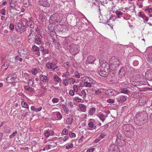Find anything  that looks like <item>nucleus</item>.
I'll return each mask as SVG.
<instances>
[{
  "label": "nucleus",
  "instance_id": "nucleus-25",
  "mask_svg": "<svg viewBox=\"0 0 152 152\" xmlns=\"http://www.w3.org/2000/svg\"><path fill=\"white\" fill-rule=\"evenodd\" d=\"M51 69H52L54 71H58V66H56V64L54 63H50Z\"/></svg>",
  "mask_w": 152,
  "mask_h": 152
},
{
  "label": "nucleus",
  "instance_id": "nucleus-48",
  "mask_svg": "<svg viewBox=\"0 0 152 152\" xmlns=\"http://www.w3.org/2000/svg\"><path fill=\"white\" fill-rule=\"evenodd\" d=\"M68 83L69 82L70 84H74L75 83V80L73 78H70L68 80Z\"/></svg>",
  "mask_w": 152,
  "mask_h": 152
},
{
  "label": "nucleus",
  "instance_id": "nucleus-28",
  "mask_svg": "<svg viewBox=\"0 0 152 152\" xmlns=\"http://www.w3.org/2000/svg\"><path fill=\"white\" fill-rule=\"evenodd\" d=\"M17 1L14 0H12L10 3V7L12 9L14 8L15 7L17 4Z\"/></svg>",
  "mask_w": 152,
  "mask_h": 152
},
{
  "label": "nucleus",
  "instance_id": "nucleus-55",
  "mask_svg": "<svg viewBox=\"0 0 152 152\" xmlns=\"http://www.w3.org/2000/svg\"><path fill=\"white\" fill-rule=\"evenodd\" d=\"M15 60L16 61H22V59L20 58L19 56H17L15 57Z\"/></svg>",
  "mask_w": 152,
  "mask_h": 152
},
{
  "label": "nucleus",
  "instance_id": "nucleus-53",
  "mask_svg": "<svg viewBox=\"0 0 152 152\" xmlns=\"http://www.w3.org/2000/svg\"><path fill=\"white\" fill-rule=\"evenodd\" d=\"M28 115V113L27 112L23 114L20 117V119H24V117L27 116Z\"/></svg>",
  "mask_w": 152,
  "mask_h": 152
},
{
  "label": "nucleus",
  "instance_id": "nucleus-17",
  "mask_svg": "<svg viewBox=\"0 0 152 152\" xmlns=\"http://www.w3.org/2000/svg\"><path fill=\"white\" fill-rule=\"evenodd\" d=\"M96 60L95 57L92 56H88L87 58V62L89 64H92Z\"/></svg>",
  "mask_w": 152,
  "mask_h": 152
},
{
  "label": "nucleus",
  "instance_id": "nucleus-37",
  "mask_svg": "<svg viewBox=\"0 0 152 152\" xmlns=\"http://www.w3.org/2000/svg\"><path fill=\"white\" fill-rule=\"evenodd\" d=\"M7 62H5L2 66V69L3 70H6L9 66Z\"/></svg>",
  "mask_w": 152,
  "mask_h": 152
},
{
  "label": "nucleus",
  "instance_id": "nucleus-43",
  "mask_svg": "<svg viewBox=\"0 0 152 152\" xmlns=\"http://www.w3.org/2000/svg\"><path fill=\"white\" fill-rule=\"evenodd\" d=\"M56 115L58 118L59 120H60L62 119V116L61 114V113L59 112H57Z\"/></svg>",
  "mask_w": 152,
  "mask_h": 152
},
{
  "label": "nucleus",
  "instance_id": "nucleus-12",
  "mask_svg": "<svg viewBox=\"0 0 152 152\" xmlns=\"http://www.w3.org/2000/svg\"><path fill=\"white\" fill-rule=\"evenodd\" d=\"M118 146L115 144H111L108 148V151L109 152H113L116 150L118 149Z\"/></svg>",
  "mask_w": 152,
  "mask_h": 152
},
{
  "label": "nucleus",
  "instance_id": "nucleus-36",
  "mask_svg": "<svg viewBox=\"0 0 152 152\" xmlns=\"http://www.w3.org/2000/svg\"><path fill=\"white\" fill-rule=\"evenodd\" d=\"M20 26H18L19 29L21 31H25L26 28V26L24 25H20Z\"/></svg>",
  "mask_w": 152,
  "mask_h": 152
},
{
  "label": "nucleus",
  "instance_id": "nucleus-50",
  "mask_svg": "<svg viewBox=\"0 0 152 152\" xmlns=\"http://www.w3.org/2000/svg\"><path fill=\"white\" fill-rule=\"evenodd\" d=\"M73 91L76 92H77L78 90V86L77 85H75L73 86Z\"/></svg>",
  "mask_w": 152,
  "mask_h": 152
},
{
  "label": "nucleus",
  "instance_id": "nucleus-54",
  "mask_svg": "<svg viewBox=\"0 0 152 152\" xmlns=\"http://www.w3.org/2000/svg\"><path fill=\"white\" fill-rule=\"evenodd\" d=\"M69 135L70 137L71 138H74L76 137V134L73 132H70Z\"/></svg>",
  "mask_w": 152,
  "mask_h": 152
},
{
  "label": "nucleus",
  "instance_id": "nucleus-31",
  "mask_svg": "<svg viewBox=\"0 0 152 152\" xmlns=\"http://www.w3.org/2000/svg\"><path fill=\"white\" fill-rule=\"evenodd\" d=\"M69 138V137L67 136H65L64 137H60L58 138V140L59 141L61 142H64L67 140Z\"/></svg>",
  "mask_w": 152,
  "mask_h": 152
},
{
  "label": "nucleus",
  "instance_id": "nucleus-1",
  "mask_svg": "<svg viewBox=\"0 0 152 152\" xmlns=\"http://www.w3.org/2000/svg\"><path fill=\"white\" fill-rule=\"evenodd\" d=\"M148 114L143 111L142 112L137 113L134 118V123L139 126H141L145 123L148 120Z\"/></svg>",
  "mask_w": 152,
  "mask_h": 152
},
{
  "label": "nucleus",
  "instance_id": "nucleus-14",
  "mask_svg": "<svg viewBox=\"0 0 152 152\" xmlns=\"http://www.w3.org/2000/svg\"><path fill=\"white\" fill-rule=\"evenodd\" d=\"M116 99L117 102L122 103L126 101L127 97L124 95H122L120 96L119 97L116 98Z\"/></svg>",
  "mask_w": 152,
  "mask_h": 152
},
{
  "label": "nucleus",
  "instance_id": "nucleus-51",
  "mask_svg": "<svg viewBox=\"0 0 152 152\" xmlns=\"http://www.w3.org/2000/svg\"><path fill=\"white\" fill-rule=\"evenodd\" d=\"M74 100L76 102H80L82 100L78 97H75L74 98Z\"/></svg>",
  "mask_w": 152,
  "mask_h": 152
},
{
  "label": "nucleus",
  "instance_id": "nucleus-9",
  "mask_svg": "<svg viewBox=\"0 0 152 152\" xmlns=\"http://www.w3.org/2000/svg\"><path fill=\"white\" fill-rule=\"evenodd\" d=\"M17 76L15 75H9L6 78L7 82L9 83H15V80Z\"/></svg>",
  "mask_w": 152,
  "mask_h": 152
},
{
  "label": "nucleus",
  "instance_id": "nucleus-41",
  "mask_svg": "<svg viewBox=\"0 0 152 152\" xmlns=\"http://www.w3.org/2000/svg\"><path fill=\"white\" fill-rule=\"evenodd\" d=\"M81 96H83V98L84 99L86 97V93L84 90H82L81 91Z\"/></svg>",
  "mask_w": 152,
  "mask_h": 152
},
{
  "label": "nucleus",
  "instance_id": "nucleus-45",
  "mask_svg": "<svg viewBox=\"0 0 152 152\" xmlns=\"http://www.w3.org/2000/svg\"><path fill=\"white\" fill-rule=\"evenodd\" d=\"M24 88L25 90H28V91L30 92H32L33 91V89L31 88V87L28 86H25Z\"/></svg>",
  "mask_w": 152,
  "mask_h": 152
},
{
  "label": "nucleus",
  "instance_id": "nucleus-59",
  "mask_svg": "<svg viewBox=\"0 0 152 152\" xmlns=\"http://www.w3.org/2000/svg\"><path fill=\"white\" fill-rule=\"evenodd\" d=\"M45 135L47 137H48L49 136L50 133L48 131L46 130L45 131Z\"/></svg>",
  "mask_w": 152,
  "mask_h": 152
},
{
  "label": "nucleus",
  "instance_id": "nucleus-47",
  "mask_svg": "<svg viewBox=\"0 0 152 152\" xmlns=\"http://www.w3.org/2000/svg\"><path fill=\"white\" fill-rule=\"evenodd\" d=\"M73 147V145L72 143H71L70 144L67 145L66 147L65 148L67 149H69L71 148H72Z\"/></svg>",
  "mask_w": 152,
  "mask_h": 152
},
{
  "label": "nucleus",
  "instance_id": "nucleus-33",
  "mask_svg": "<svg viewBox=\"0 0 152 152\" xmlns=\"http://www.w3.org/2000/svg\"><path fill=\"white\" fill-rule=\"evenodd\" d=\"M41 0H39V4L44 7H50V4L48 3L47 2H45L43 3H41L40 1Z\"/></svg>",
  "mask_w": 152,
  "mask_h": 152
},
{
  "label": "nucleus",
  "instance_id": "nucleus-20",
  "mask_svg": "<svg viewBox=\"0 0 152 152\" xmlns=\"http://www.w3.org/2000/svg\"><path fill=\"white\" fill-rule=\"evenodd\" d=\"M56 143L55 142H50L49 144L46 145V149H50L52 148H54L56 146Z\"/></svg>",
  "mask_w": 152,
  "mask_h": 152
},
{
  "label": "nucleus",
  "instance_id": "nucleus-38",
  "mask_svg": "<svg viewBox=\"0 0 152 152\" xmlns=\"http://www.w3.org/2000/svg\"><path fill=\"white\" fill-rule=\"evenodd\" d=\"M32 48L33 50L35 52H39L40 50V47H38L34 45L32 46Z\"/></svg>",
  "mask_w": 152,
  "mask_h": 152
},
{
  "label": "nucleus",
  "instance_id": "nucleus-29",
  "mask_svg": "<svg viewBox=\"0 0 152 152\" xmlns=\"http://www.w3.org/2000/svg\"><path fill=\"white\" fill-rule=\"evenodd\" d=\"M99 116L100 119L103 122L106 117H107V115L106 114L104 115L102 113H101L99 115Z\"/></svg>",
  "mask_w": 152,
  "mask_h": 152
},
{
  "label": "nucleus",
  "instance_id": "nucleus-18",
  "mask_svg": "<svg viewBox=\"0 0 152 152\" xmlns=\"http://www.w3.org/2000/svg\"><path fill=\"white\" fill-rule=\"evenodd\" d=\"M40 80L43 82L47 83L49 81V79L48 77L43 75H40Z\"/></svg>",
  "mask_w": 152,
  "mask_h": 152
},
{
  "label": "nucleus",
  "instance_id": "nucleus-63",
  "mask_svg": "<svg viewBox=\"0 0 152 152\" xmlns=\"http://www.w3.org/2000/svg\"><path fill=\"white\" fill-rule=\"evenodd\" d=\"M39 19H40L42 21H43V15L42 14H40L39 15Z\"/></svg>",
  "mask_w": 152,
  "mask_h": 152
},
{
  "label": "nucleus",
  "instance_id": "nucleus-56",
  "mask_svg": "<svg viewBox=\"0 0 152 152\" xmlns=\"http://www.w3.org/2000/svg\"><path fill=\"white\" fill-rule=\"evenodd\" d=\"M62 133L64 135H67L68 134V132L67 131L66 129L64 128L62 131Z\"/></svg>",
  "mask_w": 152,
  "mask_h": 152
},
{
  "label": "nucleus",
  "instance_id": "nucleus-40",
  "mask_svg": "<svg viewBox=\"0 0 152 152\" xmlns=\"http://www.w3.org/2000/svg\"><path fill=\"white\" fill-rule=\"evenodd\" d=\"M116 13L118 18H121V15L123 14V13L121 11L118 10L116 12Z\"/></svg>",
  "mask_w": 152,
  "mask_h": 152
},
{
  "label": "nucleus",
  "instance_id": "nucleus-64",
  "mask_svg": "<svg viewBox=\"0 0 152 152\" xmlns=\"http://www.w3.org/2000/svg\"><path fill=\"white\" fill-rule=\"evenodd\" d=\"M95 150L94 148H91L90 149H88L87 151V152H93Z\"/></svg>",
  "mask_w": 152,
  "mask_h": 152
},
{
  "label": "nucleus",
  "instance_id": "nucleus-58",
  "mask_svg": "<svg viewBox=\"0 0 152 152\" xmlns=\"http://www.w3.org/2000/svg\"><path fill=\"white\" fill-rule=\"evenodd\" d=\"M107 101L108 103H113L115 102L114 100L112 99H107Z\"/></svg>",
  "mask_w": 152,
  "mask_h": 152
},
{
  "label": "nucleus",
  "instance_id": "nucleus-44",
  "mask_svg": "<svg viewBox=\"0 0 152 152\" xmlns=\"http://www.w3.org/2000/svg\"><path fill=\"white\" fill-rule=\"evenodd\" d=\"M17 131H15L11 135L9 136L10 138L11 139L13 138L17 134Z\"/></svg>",
  "mask_w": 152,
  "mask_h": 152
},
{
  "label": "nucleus",
  "instance_id": "nucleus-5",
  "mask_svg": "<svg viewBox=\"0 0 152 152\" xmlns=\"http://www.w3.org/2000/svg\"><path fill=\"white\" fill-rule=\"evenodd\" d=\"M116 137V142L117 145L121 147H123L126 144L124 138L122 137V135L120 133H118Z\"/></svg>",
  "mask_w": 152,
  "mask_h": 152
},
{
  "label": "nucleus",
  "instance_id": "nucleus-34",
  "mask_svg": "<svg viewBox=\"0 0 152 152\" xmlns=\"http://www.w3.org/2000/svg\"><path fill=\"white\" fill-rule=\"evenodd\" d=\"M54 81L58 83H59L60 81H61V79L57 75H55L53 77Z\"/></svg>",
  "mask_w": 152,
  "mask_h": 152
},
{
  "label": "nucleus",
  "instance_id": "nucleus-62",
  "mask_svg": "<svg viewBox=\"0 0 152 152\" xmlns=\"http://www.w3.org/2000/svg\"><path fill=\"white\" fill-rule=\"evenodd\" d=\"M106 134L104 133H102L99 136V137L101 138V139H102L105 137Z\"/></svg>",
  "mask_w": 152,
  "mask_h": 152
},
{
  "label": "nucleus",
  "instance_id": "nucleus-32",
  "mask_svg": "<svg viewBox=\"0 0 152 152\" xmlns=\"http://www.w3.org/2000/svg\"><path fill=\"white\" fill-rule=\"evenodd\" d=\"M96 111V108L94 107L91 108L88 114L90 115H93L95 113Z\"/></svg>",
  "mask_w": 152,
  "mask_h": 152
},
{
  "label": "nucleus",
  "instance_id": "nucleus-24",
  "mask_svg": "<svg viewBox=\"0 0 152 152\" xmlns=\"http://www.w3.org/2000/svg\"><path fill=\"white\" fill-rule=\"evenodd\" d=\"M79 107L80 110L82 111L85 112L86 110V106L83 104H80L79 105Z\"/></svg>",
  "mask_w": 152,
  "mask_h": 152
},
{
  "label": "nucleus",
  "instance_id": "nucleus-39",
  "mask_svg": "<svg viewBox=\"0 0 152 152\" xmlns=\"http://www.w3.org/2000/svg\"><path fill=\"white\" fill-rule=\"evenodd\" d=\"M21 104L23 107L27 108H28V106L26 102L23 101L22 102Z\"/></svg>",
  "mask_w": 152,
  "mask_h": 152
},
{
  "label": "nucleus",
  "instance_id": "nucleus-60",
  "mask_svg": "<svg viewBox=\"0 0 152 152\" xmlns=\"http://www.w3.org/2000/svg\"><path fill=\"white\" fill-rule=\"evenodd\" d=\"M69 95L72 96H73L75 95L74 91L72 90H70L69 92Z\"/></svg>",
  "mask_w": 152,
  "mask_h": 152
},
{
  "label": "nucleus",
  "instance_id": "nucleus-22",
  "mask_svg": "<svg viewBox=\"0 0 152 152\" xmlns=\"http://www.w3.org/2000/svg\"><path fill=\"white\" fill-rule=\"evenodd\" d=\"M120 92L122 93L125 94H128L130 93V91L127 88H122L119 90Z\"/></svg>",
  "mask_w": 152,
  "mask_h": 152
},
{
  "label": "nucleus",
  "instance_id": "nucleus-49",
  "mask_svg": "<svg viewBox=\"0 0 152 152\" xmlns=\"http://www.w3.org/2000/svg\"><path fill=\"white\" fill-rule=\"evenodd\" d=\"M35 31L37 33L36 35L41 34V31L39 28L37 27L35 29Z\"/></svg>",
  "mask_w": 152,
  "mask_h": 152
},
{
  "label": "nucleus",
  "instance_id": "nucleus-27",
  "mask_svg": "<svg viewBox=\"0 0 152 152\" xmlns=\"http://www.w3.org/2000/svg\"><path fill=\"white\" fill-rule=\"evenodd\" d=\"M53 42L55 44L57 48H59L60 45V44L59 42L57 40L53 38Z\"/></svg>",
  "mask_w": 152,
  "mask_h": 152
},
{
  "label": "nucleus",
  "instance_id": "nucleus-26",
  "mask_svg": "<svg viewBox=\"0 0 152 152\" xmlns=\"http://www.w3.org/2000/svg\"><path fill=\"white\" fill-rule=\"evenodd\" d=\"M73 120V117L70 116L66 120V123L69 125L71 124Z\"/></svg>",
  "mask_w": 152,
  "mask_h": 152
},
{
  "label": "nucleus",
  "instance_id": "nucleus-30",
  "mask_svg": "<svg viewBox=\"0 0 152 152\" xmlns=\"http://www.w3.org/2000/svg\"><path fill=\"white\" fill-rule=\"evenodd\" d=\"M62 108L66 114H68L69 113V110L65 104H62Z\"/></svg>",
  "mask_w": 152,
  "mask_h": 152
},
{
  "label": "nucleus",
  "instance_id": "nucleus-61",
  "mask_svg": "<svg viewBox=\"0 0 152 152\" xmlns=\"http://www.w3.org/2000/svg\"><path fill=\"white\" fill-rule=\"evenodd\" d=\"M9 28L10 30L13 31L14 28V26L12 23H10V25Z\"/></svg>",
  "mask_w": 152,
  "mask_h": 152
},
{
  "label": "nucleus",
  "instance_id": "nucleus-52",
  "mask_svg": "<svg viewBox=\"0 0 152 152\" xmlns=\"http://www.w3.org/2000/svg\"><path fill=\"white\" fill-rule=\"evenodd\" d=\"M34 80L33 79L31 78V79L29 78V82L28 84L29 85H30V86H32L33 84V82Z\"/></svg>",
  "mask_w": 152,
  "mask_h": 152
},
{
  "label": "nucleus",
  "instance_id": "nucleus-15",
  "mask_svg": "<svg viewBox=\"0 0 152 152\" xmlns=\"http://www.w3.org/2000/svg\"><path fill=\"white\" fill-rule=\"evenodd\" d=\"M107 92L110 96H116L119 94V92L115 90L112 89H109L107 91Z\"/></svg>",
  "mask_w": 152,
  "mask_h": 152
},
{
  "label": "nucleus",
  "instance_id": "nucleus-23",
  "mask_svg": "<svg viewBox=\"0 0 152 152\" xmlns=\"http://www.w3.org/2000/svg\"><path fill=\"white\" fill-rule=\"evenodd\" d=\"M88 126L90 129H95L96 126L95 124L92 121H90L88 124Z\"/></svg>",
  "mask_w": 152,
  "mask_h": 152
},
{
  "label": "nucleus",
  "instance_id": "nucleus-13",
  "mask_svg": "<svg viewBox=\"0 0 152 152\" xmlns=\"http://www.w3.org/2000/svg\"><path fill=\"white\" fill-rule=\"evenodd\" d=\"M70 51L74 55H75L78 52V49L75 45H73L70 49Z\"/></svg>",
  "mask_w": 152,
  "mask_h": 152
},
{
  "label": "nucleus",
  "instance_id": "nucleus-19",
  "mask_svg": "<svg viewBox=\"0 0 152 152\" xmlns=\"http://www.w3.org/2000/svg\"><path fill=\"white\" fill-rule=\"evenodd\" d=\"M33 1V0H23V3L26 7H28L29 5H32Z\"/></svg>",
  "mask_w": 152,
  "mask_h": 152
},
{
  "label": "nucleus",
  "instance_id": "nucleus-57",
  "mask_svg": "<svg viewBox=\"0 0 152 152\" xmlns=\"http://www.w3.org/2000/svg\"><path fill=\"white\" fill-rule=\"evenodd\" d=\"M52 101L53 103H56L58 102L59 99L57 98H54L52 99Z\"/></svg>",
  "mask_w": 152,
  "mask_h": 152
},
{
  "label": "nucleus",
  "instance_id": "nucleus-4",
  "mask_svg": "<svg viewBox=\"0 0 152 152\" xmlns=\"http://www.w3.org/2000/svg\"><path fill=\"white\" fill-rule=\"evenodd\" d=\"M62 19L60 14L55 13L51 15L50 18L49 22L51 24H56V23H60Z\"/></svg>",
  "mask_w": 152,
  "mask_h": 152
},
{
  "label": "nucleus",
  "instance_id": "nucleus-42",
  "mask_svg": "<svg viewBox=\"0 0 152 152\" xmlns=\"http://www.w3.org/2000/svg\"><path fill=\"white\" fill-rule=\"evenodd\" d=\"M32 74L34 75H36L38 73V70L36 68H33L31 71Z\"/></svg>",
  "mask_w": 152,
  "mask_h": 152
},
{
  "label": "nucleus",
  "instance_id": "nucleus-35",
  "mask_svg": "<svg viewBox=\"0 0 152 152\" xmlns=\"http://www.w3.org/2000/svg\"><path fill=\"white\" fill-rule=\"evenodd\" d=\"M51 24H50L48 26V31L50 33L53 32L54 31V28L52 27Z\"/></svg>",
  "mask_w": 152,
  "mask_h": 152
},
{
  "label": "nucleus",
  "instance_id": "nucleus-10",
  "mask_svg": "<svg viewBox=\"0 0 152 152\" xmlns=\"http://www.w3.org/2000/svg\"><path fill=\"white\" fill-rule=\"evenodd\" d=\"M43 37L41 34L36 35L34 43L37 44H40L42 42Z\"/></svg>",
  "mask_w": 152,
  "mask_h": 152
},
{
  "label": "nucleus",
  "instance_id": "nucleus-11",
  "mask_svg": "<svg viewBox=\"0 0 152 152\" xmlns=\"http://www.w3.org/2000/svg\"><path fill=\"white\" fill-rule=\"evenodd\" d=\"M27 25L31 28H33L34 26V23L32 19L28 18L26 21Z\"/></svg>",
  "mask_w": 152,
  "mask_h": 152
},
{
  "label": "nucleus",
  "instance_id": "nucleus-8",
  "mask_svg": "<svg viewBox=\"0 0 152 152\" xmlns=\"http://www.w3.org/2000/svg\"><path fill=\"white\" fill-rule=\"evenodd\" d=\"M110 63L111 64L115 65V67L118 66L120 64L119 59L117 57H112L109 60Z\"/></svg>",
  "mask_w": 152,
  "mask_h": 152
},
{
  "label": "nucleus",
  "instance_id": "nucleus-46",
  "mask_svg": "<svg viewBox=\"0 0 152 152\" xmlns=\"http://www.w3.org/2000/svg\"><path fill=\"white\" fill-rule=\"evenodd\" d=\"M63 83L65 86H67L68 85V80L65 79H63Z\"/></svg>",
  "mask_w": 152,
  "mask_h": 152
},
{
  "label": "nucleus",
  "instance_id": "nucleus-2",
  "mask_svg": "<svg viewBox=\"0 0 152 152\" xmlns=\"http://www.w3.org/2000/svg\"><path fill=\"white\" fill-rule=\"evenodd\" d=\"M100 70L99 71V74L102 76L104 77H107L110 72V66L104 60L102 61L101 63Z\"/></svg>",
  "mask_w": 152,
  "mask_h": 152
},
{
  "label": "nucleus",
  "instance_id": "nucleus-21",
  "mask_svg": "<svg viewBox=\"0 0 152 152\" xmlns=\"http://www.w3.org/2000/svg\"><path fill=\"white\" fill-rule=\"evenodd\" d=\"M126 74V72L125 71L124 69L123 68H121L119 71L118 75L119 76H121V77H124Z\"/></svg>",
  "mask_w": 152,
  "mask_h": 152
},
{
  "label": "nucleus",
  "instance_id": "nucleus-16",
  "mask_svg": "<svg viewBox=\"0 0 152 152\" xmlns=\"http://www.w3.org/2000/svg\"><path fill=\"white\" fill-rule=\"evenodd\" d=\"M39 50L42 52L43 55H45L46 54H48L49 53L48 49L45 48L44 46L42 45L40 46Z\"/></svg>",
  "mask_w": 152,
  "mask_h": 152
},
{
  "label": "nucleus",
  "instance_id": "nucleus-7",
  "mask_svg": "<svg viewBox=\"0 0 152 152\" xmlns=\"http://www.w3.org/2000/svg\"><path fill=\"white\" fill-rule=\"evenodd\" d=\"M28 32L29 34L28 36V42L30 43H32L35 40V33L31 28L28 29Z\"/></svg>",
  "mask_w": 152,
  "mask_h": 152
},
{
  "label": "nucleus",
  "instance_id": "nucleus-6",
  "mask_svg": "<svg viewBox=\"0 0 152 152\" xmlns=\"http://www.w3.org/2000/svg\"><path fill=\"white\" fill-rule=\"evenodd\" d=\"M83 79L84 85L85 86L87 87H91V84H94L95 83V81L89 77H86Z\"/></svg>",
  "mask_w": 152,
  "mask_h": 152
},
{
  "label": "nucleus",
  "instance_id": "nucleus-3",
  "mask_svg": "<svg viewBox=\"0 0 152 152\" xmlns=\"http://www.w3.org/2000/svg\"><path fill=\"white\" fill-rule=\"evenodd\" d=\"M122 131L126 136L131 137L134 133V128L133 126L129 124H125L122 126Z\"/></svg>",
  "mask_w": 152,
  "mask_h": 152
}]
</instances>
